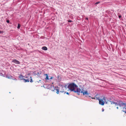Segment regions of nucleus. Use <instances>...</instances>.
<instances>
[{"label":"nucleus","mask_w":126,"mask_h":126,"mask_svg":"<svg viewBox=\"0 0 126 126\" xmlns=\"http://www.w3.org/2000/svg\"><path fill=\"white\" fill-rule=\"evenodd\" d=\"M67 88L71 92H73L77 93V94L79 95L80 93H82L81 90L78 87V86L74 83H72L69 84Z\"/></svg>","instance_id":"f257e3e1"},{"label":"nucleus","mask_w":126,"mask_h":126,"mask_svg":"<svg viewBox=\"0 0 126 126\" xmlns=\"http://www.w3.org/2000/svg\"><path fill=\"white\" fill-rule=\"evenodd\" d=\"M119 105L121 108H123L122 111L126 113V103L123 102L121 101H119Z\"/></svg>","instance_id":"f03ea898"},{"label":"nucleus","mask_w":126,"mask_h":126,"mask_svg":"<svg viewBox=\"0 0 126 126\" xmlns=\"http://www.w3.org/2000/svg\"><path fill=\"white\" fill-rule=\"evenodd\" d=\"M25 78H27L26 79H24V81L25 82H29L30 80V82H32L33 81L32 78V77L31 76L29 77H25Z\"/></svg>","instance_id":"7ed1b4c3"},{"label":"nucleus","mask_w":126,"mask_h":126,"mask_svg":"<svg viewBox=\"0 0 126 126\" xmlns=\"http://www.w3.org/2000/svg\"><path fill=\"white\" fill-rule=\"evenodd\" d=\"M105 98L104 97H103L102 99H100L99 100V104L101 105H103L104 104V102L105 101Z\"/></svg>","instance_id":"20e7f679"},{"label":"nucleus","mask_w":126,"mask_h":126,"mask_svg":"<svg viewBox=\"0 0 126 126\" xmlns=\"http://www.w3.org/2000/svg\"><path fill=\"white\" fill-rule=\"evenodd\" d=\"M83 89L82 88H81V91H82L83 94L84 95L86 94L87 96L88 95L89 97H91V96L89 95L90 94L87 93V91H85L84 92H83Z\"/></svg>","instance_id":"39448f33"},{"label":"nucleus","mask_w":126,"mask_h":126,"mask_svg":"<svg viewBox=\"0 0 126 126\" xmlns=\"http://www.w3.org/2000/svg\"><path fill=\"white\" fill-rule=\"evenodd\" d=\"M54 89V90L56 91V93L58 94H59V92H60L61 93H63V92H64V91H59V87H55Z\"/></svg>","instance_id":"423d86ee"},{"label":"nucleus","mask_w":126,"mask_h":126,"mask_svg":"<svg viewBox=\"0 0 126 126\" xmlns=\"http://www.w3.org/2000/svg\"><path fill=\"white\" fill-rule=\"evenodd\" d=\"M91 98L93 99H95L96 98V100H99L100 99V97L99 96L98 94L96 95L94 98L93 97H91Z\"/></svg>","instance_id":"0eeeda50"},{"label":"nucleus","mask_w":126,"mask_h":126,"mask_svg":"<svg viewBox=\"0 0 126 126\" xmlns=\"http://www.w3.org/2000/svg\"><path fill=\"white\" fill-rule=\"evenodd\" d=\"M12 62L17 64H19L20 63V62L16 59L13 60Z\"/></svg>","instance_id":"6e6552de"},{"label":"nucleus","mask_w":126,"mask_h":126,"mask_svg":"<svg viewBox=\"0 0 126 126\" xmlns=\"http://www.w3.org/2000/svg\"><path fill=\"white\" fill-rule=\"evenodd\" d=\"M110 102L111 104H115V106L119 105V101H117V102H115V101H110Z\"/></svg>","instance_id":"1a4fd4ad"},{"label":"nucleus","mask_w":126,"mask_h":126,"mask_svg":"<svg viewBox=\"0 0 126 126\" xmlns=\"http://www.w3.org/2000/svg\"><path fill=\"white\" fill-rule=\"evenodd\" d=\"M25 78V76H23V75H20L19 76H18V79H19L20 80H23L24 79V78Z\"/></svg>","instance_id":"9d476101"},{"label":"nucleus","mask_w":126,"mask_h":126,"mask_svg":"<svg viewBox=\"0 0 126 126\" xmlns=\"http://www.w3.org/2000/svg\"><path fill=\"white\" fill-rule=\"evenodd\" d=\"M42 49V50H47V48L45 46H44L43 47Z\"/></svg>","instance_id":"9b49d317"},{"label":"nucleus","mask_w":126,"mask_h":126,"mask_svg":"<svg viewBox=\"0 0 126 126\" xmlns=\"http://www.w3.org/2000/svg\"><path fill=\"white\" fill-rule=\"evenodd\" d=\"M46 76V77L45 78V79L46 80H49L48 76L47 74H44Z\"/></svg>","instance_id":"f8f14e48"},{"label":"nucleus","mask_w":126,"mask_h":126,"mask_svg":"<svg viewBox=\"0 0 126 126\" xmlns=\"http://www.w3.org/2000/svg\"><path fill=\"white\" fill-rule=\"evenodd\" d=\"M7 78H8V79H13L12 78V77L11 76H7Z\"/></svg>","instance_id":"ddd939ff"},{"label":"nucleus","mask_w":126,"mask_h":126,"mask_svg":"<svg viewBox=\"0 0 126 126\" xmlns=\"http://www.w3.org/2000/svg\"><path fill=\"white\" fill-rule=\"evenodd\" d=\"M20 27V24H18V26L17 27V28L18 29H19Z\"/></svg>","instance_id":"4468645a"},{"label":"nucleus","mask_w":126,"mask_h":126,"mask_svg":"<svg viewBox=\"0 0 126 126\" xmlns=\"http://www.w3.org/2000/svg\"><path fill=\"white\" fill-rule=\"evenodd\" d=\"M100 1H98L97 2H96V3H95L94 4L95 5H96L98 4L99 3H100Z\"/></svg>","instance_id":"2eb2a0df"},{"label":"nucleus","mask_w":126,"mask_h":126,"mask_svg":"<svg viewBox=\"0 0 126 126\" xmlns=\"http://www.w3.org/2000/svg\"><path fill=\"white\" fill-rule=\"evenodd\" d=\"M72 22V21L71 20H68V22Z\"/></svg>","instance_id":"dca6fc26"},{"label":"nucleus","mask_w":126,"mask_h":126,"mask_svg":"<svg viewBox=\"0 0 126 126\" xmlns=\"http://www.w3.org/2000/svg\"><path fill=\"white\" fill-rule=\"evenodd\" d=\"M66 93L67 94L69 95V93L68 92H64V94Z\"/></svg>","instance_id":"f3484780"},{"label":"nucleus","mask_w":126,"mask_h":126,"mask_svg":"<svg viewBox=\"0 0 126 126\" xmlns=\"http://www.w3.org/2000/svg\"><path fill=\"white\" fill-rule=\"evenodd\" d=\"M6 22L7 23H9V20H7L6 21Z\"/></svg>","instance_id":"a211bd4d"},{"label":"nucleus","mask_w":126,"mask_h":126,"mask_svg":"<svg viewBox=\"0 0 126 126\" xmlns=\"http://www.w3.org/2000/svg\"><path fill=\"white\" fill-rule=\"evenodd\" d=\"M53 78V77H51L50 78V79H52Z\"/></svg>","instance_id":"6ab92c4d"},{"label":"nucleus","mask_w":126,"mask_h":126,"mask_svg":"<svg viewBox=\"0 0 126 126\" xmlns=\"http://www.w3.org/2000/svg\"><path fill=\"white\" fill-rule=\"evenodd\" d=\"M87 20H88V18H87V17H86L85 18Z\"/></svg>","instance_id":"aec40b11"},{"label":"nucleus","mask_w":126,"mask_h":126,"mask_svg":"<svg viewBox=\"0 0 126 126\" xmlns=\"http://www.w3.org/2000/svg\"><path fill=\"white\" fill-rule=\"evenodd\" d=\"M3 32L2 31H0V33H1Z\"/></svg>","instance_id":"412c9836"},{"label":"nucleus","mask_w":126,"mask_h":126,"mask_svg":"<svg viewBox=\"0 0 126 126\" xmlns=\"http://www.w3.org/2000/svg\"><path fill=\"white\" fill-rule=\"evenodd\" d=\"M121 16H119V18H120L121 17Z\"/></svg>","instance_id":"4be33fe9"},{"label":"nucleus","mask_w":126,"mask_h":126,"mask_svg":"<svg viewBox=\"0 0 126 126\" xmlns=\"http://www.w3.org/2000/svg\"><path fill=\"white\" fill-rule=\"evenodd\" d=\"M13 79L15 80H17L16 79V78H15L14 79Z\"/></svg>","instance_id":"5701e85b"},{"label":"nucleus","mask_w":126,"mask_h":126,"mask_svg":"<svg viewBox=\"0 0 126 126\" xmlns=\"http://www.w3.org/2000/svg\"><path fill=\"white\" fill-rule=\"evenodd\" d=\"M102 111H104V109H103L102 110Z\"/></svg>","instance_id":"b1692460"},{"label":"nucleus","mask_w":126,"mask_h":126,"mask_svg":"<svg viewBox=\"0 0 126 126\" xmlns=\"http://www.w3.org/2000/svg\"><path fill=\"white\" fill-rule=\"evenodd\" d=\"M116 108L117 109H118V107H117Z\"/></svg>","instance_id":"393cba45"},{"label":"nucleus","mask_w":126,"mask_h":126,"mask_svg":"<svg viewBox=\"0 0 126 126\" xmlns=\"http://www.w3.org/2000/svg\"><path fill=\"white\" fill-rule=\"evenodd\" d=\"M41 81V80H39V81Z\"/></svg>","instance_id":"a878e982"}]
</instances>
